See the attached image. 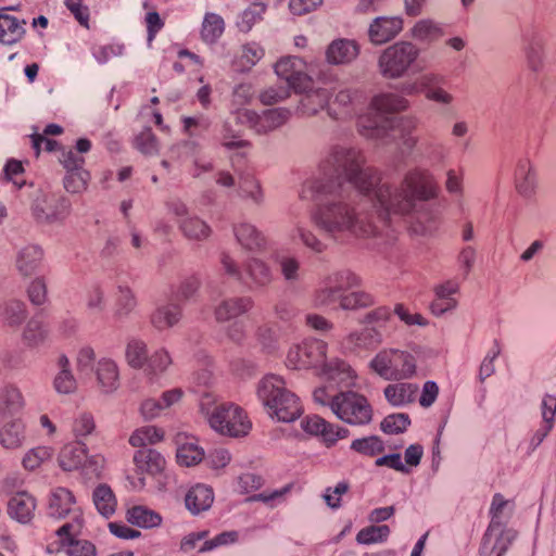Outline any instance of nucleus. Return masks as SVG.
Instances as JSON below:
<instances>
[{
  "instance_id": "1",
  "label": "nucleus",
  "mask_w": 556,
  "mask_h": 556,
  "mask_svg": "<svg viewBox=\"0 0 556 556\" xmlns=\"http://www.w3.org/2000/svg\"><path fill=\"white\" fill-rule=\"evenodd\" d=\"M365 164L366 157L359 149L333 147L320 161L317 176L303 187L302 198L318 201L312 220L336 240L377 233L367 207L369 202L378 206L375 188L381 182V173Z\"/></svg>"
},
{
  "instance_id": "2",
  "label": "nucleus",
  "mask_w": 556,
  "mask_h": 556,
  "mask_svg": "<svg viewBox=\"0 0 556 556\" xmlns=\"http://www.w3.org/2000/svg\"><path fill=\"white\" fill-rule=\"evenodd\" d=\"M439 191L434 176L428 169L419 167L408 170L400 187L379 182L375 188V199L379 207L378 217L386 222L389 214H412L418 201L433 200Z\"/></svg>"
},
{
  "instance_id": "3",
  "label": "nucleus",
  "mask_w": 556,
  "mask_h": 556,
  "mask_svg": "<svg viewBox=\"0 0 556 556\" xmlns=\"http://www.w3.org/2000/svg\"><path fill=\"white\" fill-rule=\"evenodd\" d=\"M410 102L404 96L394 92H380L369 103V114L359 118L358 125L364 136L388 142L395 129V114L407 111Z\"/></svg>"
},
{
  "instance_id": "4",
  "label": "nucleus",
  "mask_w": 556,
  "mask_h": 556,
  "mask_svg": "<svg viewBox=\"0 0 556 556\" xmlns=\"http://www.w3.org/2000/svg\"><path fill=\"white\" fill-rule=\"evenodd\" d=\"M257 396L269 416L279 421H293L303 412L299 396L286 388L285 380L279 376H265L258 382Z\"/></svg>"
},
{
  "instance_id": "5",
  "label": "nucleus",
  "mask_w": 556,
  "mask_h": 556,
  "mask_svg": "<svg viewBox=\"0 0 556 556\" xmlns=\"http://www.w3.org/2000/svg\"><path fill=\"white\" fill-rule=\"evenodd\" d=\"M369 369L388 381L407 380L417 374V359L406 350L386 348L369 362Z\"/></svg>"
},
{
  "instance_id": "6",
  "label": "nucleus",
  "mask_w": 556,
  "mask_h": 556,
  "mask_svg": "<svg viewBox=\"0 0 556 556\" xmlns=\"http://www.w3.org/2000/svg\"><path fill=\"white\" fill-rule=\"evenodd\" d=\"M361 285V278L351 270L343 269L324 277L312 295L313 305L317 308L341 307L344 292Z\"/></svg>"
},
{
  "instance_id": "7",
  "label": "nucleus",
  "mask_w": 556,
  "mask_h": 556,
  "mask_svg": "<svg viewBox=\"0 0 556 556\" xmlns=\"http://www.w3.org/2000/svg\"><path fill=\"white\" fill-rule=\"evenodd\" d=\"M419 56V49L412 42L400 41L386 48L378 60L380 74L388 79L404 76Z\"/></svg>"
},
{
  "instance_id": "8",
  "label": "nucleus",
  "mask_w": 556,
  "mask_h": 556,
  "mask_svg": "<svg viewBox=\"0 0 556 556\" xmlns=\"http://www.w3.org/2000/svg\"><path fill=\"white\" fill-rule=\"evenodd\" d=\"M331 412L342 421L354 426L366 425L372 418V408L368 400L354 391L334 394Z\"/></svg>"
},
{
  "instance_id": "9",
  "label": "nucleus",
  "mask_w": 556,
  "mask_h": 556,
  "mask_svg": "<svg viewBox=\"0 0 556 556\" xmlns=\"http://www.w3.org/2000/svg\"><path fill=\"white\" fill-rule=\"evenodd\" d=\"M208 422L218 433L235 438L247 435L251 429L244 410L232 403L216 405L208 416Z\"/></svg>"
},
{
  "instance_id": "10",
  "label": "nucleus",
  "mask_w": 556,
  "mask_h": 556,
  "mask_svg": "<svg viewBox=\"0 0 556 556\" xmlns=\"http://www.w3.org/2000/svg\"><path fill=\"white\" fill-rule=\"evenodd\" d=\"M31 212L40 224H61L71 213V202L61 194L40 190L33 200Z\"/></svg>"
},
{
  "instance_id": "11",
  "label": "nucleus",
  "mask_w": 556,
  "mask_h": 556,
  "mask_svg": "<svg viewBox=\"0 0 556 556\" xmlns=\"http://www.w3.org/2000/svg\"><path fill=\"white\" fill-rule=\"evenodd\" d=\"M327 344L317 339H308L289 349L286 364L292 369L320 370L326 361Z\"/></svg>"
},
{
  "instance_id": "12",
  "label": "nucleus",
  "mask_w": 556,
  "mask_h": 556,
  "mask_svg": "<svg viewBox=\"0 0 556 556\" xmlns=\"http://www.w3.org/2000/svg\"><path fill=\"white\" fill-rule=\"evenodd\" d=\"M233 115L239 124L254 129L257 134H266L282 126L291 114L289 110L282 108L266 110L262 115L238 108L233 111Z\"/></svg>"
},
{
  "instance_id": "13",
  "label": "nucleus",
  "mask_w": 556,
  "mask_h": 556,
  "mask_svg": "<svg viewBox=\"0 0 556 556\" xmlns=\"http://www.w3.org/2000/svg\"><path fill=\"white\" fill-rule=\"evenodd\" d=\"M306 62L299 56H283L275 64V72L296 92L305 91L312 80L306 73Z\"/></svg>"
},
{
  "instance_id": "14",
  "label": "nucleus",
  "mask_w": 556,
  "mask_h": 556,
  "mask_svg": "<svg viewBox=\"0 0 556 556\" xmlns=\"http://www.w3.org/2000/svg\"><path fill=\"white\" fill-rule=\"evenodd\" d=\"M302 429L313 435H320L327 446L334 445L338 440L349 435V430L330 424L318 415L306 416L301 420Z\"/></svg>"
},
{
  "instance_id": "15",
  "label": "nucleus",
  "mask_w": 556,
  "mask_h": 556,
  "mask_svg": "<svg viewBox=\"0 0 556 556\" xmlns=\"http://www.w3.org/2000/svg\"><path fill=\"white\" fill-rule=\"evenodd\" d=\"M96 388L101 394H112L121 386V370L111 357H101L94 366Z\"/></svg>"
},
{
  "instance_id": "16",
  "label": "nucleus",
  "mask_w": 556,
  "mask_h": 556,
  "mask_svg": "<svg viewBox=\"0 0 556 556\" xmlns=\"http://www.w3.org/2000/svg\"><path fill=\"white\" fill-rule=\"evenodd\" d=\"M177 463L184 467L195 466L204 459V450L195 437L186 432L175 435Z\"/></svg>"
},
{
  "instance_id": "17",
  "label": "nucleus",
  "mask_w": 556,
  "mask_h": 556,
  "mask_svg": "<svg viewBox=\"0 0 556 556\" xmlns=\"http://www.w3.org/2000/svg\"><path fill=\"white\" fill-rule=\"evenodd\" d=\"M318 375L338 387H353L356 380V374L352 367L346 362L338 358L329 362L325 361Z\"/></svg>"
},
{
  "instance_id": "18",
  "label": "nucleus",
  "mask_w": 556,
  "mask_h": 556,
  "mask_svg": "<svg viewBox=\"0 0 556 556\" xmlns=\"http://www.w3.org/2000/svg\"><path fill=\"white\" fill-rule=\"evenodd\" d=\"M254 302L250 296H233L223 300L214 308L216 321L225 323L236 319L252 309Z\"/></svg>"
},
{
  "instance_id": "19",
  "label": "nucleus",
  "mask_w": 556,
  "mask_h": 556,
  "mask_svg": "<svg viewBox=\"0 0 556 556\" xmlns=\"http://www.w3.org/2000/svg\"><path fill=\"white\" fill-rule=\"evenodd\" d=\"M515 186L519 194L530 198L538 187V172L529 159L518 161L515 169Z\"/></svg>"
},
{
  "instance_id": "20",
  "label": "nucleus",
  "mask_w": 556,
  "mask_h": 556,
  "mask_svg": "<svg viewBox=\"0 0 556 556\" xmlns=\"http://www.w3.org/2000/svg\"><path fill=\"white\" fill-rule=\"evenodd\" d=\"M0 443L4 448H18L26 438V426L20 417L0 418Z\"/></svg>"
},
{
  "instance_id": "21",
  "label": "nucleus",
  "mask_w": 556,
  "mask_h": 556,
  "mask_svg": "<svg viewBox=\"0 0 556 556\" xmlns=\"http://www.w3.org/2000/svg\"><path fill=\"white\" fill-rule=\"evenodd\" d=\"M81 525L77 520L75 523H65L58 529L56 533L63 540L68 541L66 553L68 556H96L94 545L86 540H74L73 536L79 531Z\"/></svg>"
},
{
  "instance_id": "22",
  "label": "nucleus",
  "mask_w": 556,
  "mask_h": 556,
  "mask_svg": "<svg viewBox=\"0 0 556 556\" xmlns=\"http://www.w3.org/2000/svg\"><path fill=\"white\" fill-rule=\"evenodd\" d=\"M418 391V384L401 380L388 384L383 389V395L390 405L401 407L414 403Z\"/></svg>"
},
{
  "instance_id": "23",
  "label": "nucleus",
  "mask_w": 556,
  "mask_h": 556,
  "mask_svg": "<svg viewBox=\"0 0 556 556\" xmlns=\"http://www.w3.org/2000/svg\"><path fill=\"white\" fill-rule=\"evenodd\" d=\"M36 498L26 491L16 492L8 503L9 515L22 523L29 522L36 509Z\"/></svg>"
},
{
  "instance_id": "24",
  "label": "nucleus",
  "mask_w": 556,
  "mask_h": 556,
  "mask_svg": "<svg viewBox=\"0 0 556 556\" xmlns=\"http://www.w3.org/2000/svg\"><path fill=\"white\" fill-rule=\"evenodd\" d=\"M442 81L443 77L434 73H427L418 78V84L427 100L443 105H450L453 103L454 97L440 86Z\"/></svg>"
},
{
  "instance_id": "25",
  "label": "nucleus",
  "mask_w": 556,
  "mask_h": 556,
  "mask_svg": "<svg viewBox=\"0 0 556 556\" xmlns=\"http://www.w3.org/2000/svg\"><path fill=\"white\" fill-rule=\"evenodd\" d=\"M383 341V334L376 327H365L352 331L346 336L344 342L353 351H369L376 349Z\"/></svg>"
},
{
  "instance_id": "26",
  "label": "nucleus",
  "mask_w": 556,
  "mask_h": 556,
  "mask_svg": "<svg viewBox=\"0 0 556 556\" xmlns=\"http://www.w3.org/2000/svg\"><path fill=\"white\" fill-rule=\"evenodd\" d=\"M402 28L401 17H377L369 27V37L374 43H384L394 38Z\"/></svg>"
},
{
  "instance_id": "27",
  "label": "nucleus",
  "mask_w": 556,
  "mask_h": 556,
  "mask_svg": "<svg viewBox=\"0 0 556 556\" xmlns=\"http://www.w3.org/2000/svg\"><path fill=\"white\" fill-rule=\"evenodd\" d=\"M516 536L517 532L515 530L506 529L504 526L501 527V530H497L486 542L485 532L480 546V553L483 556H491L493 553H496V556H503Z\"/></svg>"
},
{
  "instance_id": "28",
  "label": "nucleus",
  "mask_w": 556,
  "mask_h": 556,
  "mask_svg": "<svg viewBox=\"0 0 556 556\" xmlns=\"http://www.w3.org/2000/svg\"><path fill=\"white\" fill-rule=\"evenodd\" d=\"M181 315V307L178 304L174 302L163 303L152 312L150 323L156 330L163 331L177 325Z\"/></svg>"
},
{
  "instance_id": "29",
  "label": "nucleus",
  "mask_w": 556,
  "mask_h": 556,
  "mask_svg": "<svg viewBox=\"0 0 556 556\" xmlns=\"http://www.w3.org/2000/svg\"><path fill=\"white\" fill-rule=\"evenodd\" d=\"M134 463L138 473L155 476L161 473L166 466L165 458L155 450H139L134 455Z\"/></svg>"
},
{
  "instance_id": "30",
  "label": "nucleus",
  "mask_w": 556,
  "mask_h": 556,
  "mask_svg": "<svg viewBox=\"0 0 556 556\" xmlns=\"http://www.w3.org/2000/svg\"><path fill=\"white\" fill-rule=\"evenodd\" d=\"M86 445L78 442L64 445L58 455L59 466L64 471H80L86 460Z\"/></svg>"
},
{
  "instance_id": "31",
  "label": "nucleus",
  "mask_w": 556,
  "mask_h": 556,
  "mask_svg": "<svg viewBox=\"0 0 556 556\" xmlns=\"http://www.w3.org/2000/svg\"><path fill=\"white\" fill-rule=\"evenodd\" d=\"M25 397L22 391L13 384H8L0 391V418L7 419L23 410Z\"/></svg>"
},
{
  "instance_id": "32",
  "label": "nucleus",
  "mask_w": 556,
  "mask_h": 556,
  "mask_svg": "<svg viewBox=\"0 0 556 556\" xmlns=\"http://www.w3.org/2000/svg\"><path fill=\"white\" fill-rule=\"evenodd\" d=\"M358 55L357 45L348 39L332 41L327 51V61L331 64H344L353 61Z\"/></svg>"
},
{
  "instance_id": "33",
  "label": "nucleus",
  "mask_w": 556,
  "mask_h": 556,
  "mask_svg": "<svg viewBox=\"0 0 556 556\" xmlns=\"http://www.w3.org/2000/svg\"><path fill=\"white\" fill-rule=\"evenodd\" d=\"M49 336V326L43 316H33L23 331V341L27 346L37 348L45 343Z\"/></svg>"
},
{
  "instance_id": "34",
  "label": "nucleus",
  "mask_w": 556,
  "mask_h": 556,
  "mask_svg": "<svg viewBox=\"0 0 556 556\" xmlns=\"http://www.w3.org/2000/svg\"><path fill=\"white\" fill-rule=\"evenodd\" d=\"M43 257L42 250L37 245H27L16 255L15 266L24 277L31 276L39 268Z\"/></svg>"
},
{
  "instance_id": "35",
  "label": "nucleus",
  "mask_w": 556,
  "mask_h": 556,
  "mask_svg": "<svg viewBox=\"0 0 556 556\" xmlns=\"http://www.w3.org/2000/svg\"><path fill=\"white\" fill-rule=\"evenodd\" d=\"M59 372L53 379V389L59 394H71L77 389V381L71 370L70 359L66 355H60L56 359Z\"/></svg>"
},
{
  "instance_id": "36",
  "label": "nucleus",
  "mask_w": 556,
  "mask_h": 556,
  "mask_svg": "<svg viewBox=\"0 0 556 556\" xmlns=\"http://www.w3.org/2000/svg\"><path fill=\"white\" fill-rule=\"evenodd\" d=\"M214 501L212 488L205 484H197L186 494V506L192 514H199L211 507Z\"/></svg>"
},
{
  "instance_id": "37",
  "label": "nucleus",
  "mask_w": 556,
  "mask_h": 556,
  "mask_svg": "<svg viewBox=\"0 0 556 556\" xmlns=\"http://www.w3.org/2000/svg\"><path fill=\"white\" fill-rule=\"evenodd\" d=\"M74 505L73 493L68 489L56 488L50 494L48 510L51 516L62 518L73 510Z\"/></svg>"
},
{
  "instance_id": "38",
  "label": "nucleus",
  "mask_w": 556,
  "mask_h": 556,
  "mask_svg": "<svg viewBox=\"0 0 556 556\" xmlns=\"http://www.w3.org/2000/svg\"><path fill=\"white\" fill-rule=\"evenodd\" d=\"M250 5L243 10L236 22L237 28L241 33H249L253 26L263 20L267 9V0H250Z\"/></svg>"
},
{
  "instance_id": "39",
  "label": "nucleus",
  "mask_w": 556,
  "mask_h": 556,
  "mask_svg": "<svg viewBox=\"0 0 556 556\" xmlns=\"http://www.w3.org/2000/svg\"><path fill=\"white\" fill-rule=\"evenodd\" d=\"M25 21L0 12V42L13 45L20 41L25 34Z\"/></svg>"
},
{
  "instance_id": "40",
  "label": "nucleus",
  "mask_w": 556,
  "mask_h": 556,
  "mask_svg": "<svg viewBox=\"0 0 556 556\" xmlns=\"http://www.w3.org/2000/svg\"><path fill=\"white\" fill-rule=\"evenodd\" d=\"M264 55V48L255 41H250L242 45L240 54L237 56L235 64L239 71H250Z\"/></svg>"
},
{
  "instance_id": "41",
  "label": "nucleus",
  "mask_w": 556,
  "mask_h": 556,
  "mask_svg": "<svg viewBox=\"0 0 556 556\" xmlns=\"http://www.w3.org/2000/svg\"><path fill=\"white\" fill-rule=\"evenodd\" d=\"M26 316V305L20 300L5 301L0 307L1 321L9 327H18Z\"/></svg>"
},
{
  "instance_id": "42",
  "label": "nucleus",
  "mask_w": 556,
  "mask_h": 556,
  "mask_svg": "<svg viewBox=\"0 0 556 556\" xmlns=\"http://www.w3.org/2000/svg\"><path fill=\"white\" fill-rule=\"evenodd\" d=\"M235 235L238 242L248 250H261L265 245V238L253 225H238Z\"/></svg>"
},
{
  "instance_id": "43",
  "label": "nucleus",
  "mask_w": 556,
  "mask_h": 556,
  "mask_svg": "<svg viewBox=\"0 0 556 556\" xmlns=\"http://www.w3.org/2000/svg\"><path fill=\"white\" fill-rule=\"evenodd\" d=\"M438 225V214L431 207L425 206L421 211L415 212L410 229L417 235H427L435 230Z\"/></svg>"
},
{
  "instance_id": "44",
  "label": "nucleus",
  "mask_w": 556,
  "mask_h": 556,
  "mask_svg": "<svg viewBox=\"0 0 556 556\" xmlns=\"http://www.w3.org/2000/svg\"><path fill=\"white\" fill-rule=\"evenodd\" d=\"M224 18L216 13H206L201 26V38L206 43H215L224 34Z\"/></svg>"
},
{
  "instance_id": "45",
  "label": "nucleus",
  "mask_w": 556,
  "mask_h": 556,
  "mask_svg": "<svg viewBox=\"0 0 556 556\" xmlns=\"http://www.w3.org/2000/svg\"><path fill=\"white\" fill-rule=\"evenodd\" d=\"M507 505L508 501H506L502 494L496 493L493 496L490 507L491 521L486 529V542L497 530H501V527L505 526L506 518L504 516V509Z\"/></svg>"
},
{
  "instance_id": "46",
  "label": "nucleus",
  "mask_w": 556,
  "mask_h": 556,
  "mask_svg": "<svg viewBox=\"0 0 556 556\" xmlns=\"http://www.w3.org/2000/svg\"><path fill=\"white\" fill-rule=\"evenodd\" d=\"M164 439V431L155 426H143L136 429L130 438L129 444L134 447H143L161 442Z\"/></svg>"
},
{
  "instance_id": "47",
  "label": "nucleus",
  "mask_w": 556,
  "mask_h": 556,
  "mask_svg": "<svg viewBox=\"0 0 556 556\" xmlns=\"http://www.w3.org/2000/svg\"><path fill=\"white\" fill-rule=\"evenodd\" d=\"M127 520L141 528H154L161 525L162 517L144 506H135L127 511Z\"/></svg>"
},
{
  "instance_id": "48",
  "label": "nucleus",
  "mask_w": 556,
  "mask_h": 556,
  "mask_svg": "<svg viewBox=\"0 0 556 556\" xmlns=\"http://www.w3.org/2000/svg\"><path fill=\"white\" fill-rule=\"evenodd\" d=\"M125 358L129 367L134 369L144 368L149 358L146 342L139 339L129 340L126 345Z\"/></svg>"
},
{
  "instance_id": "49",
  "label": "nucleus",
  "mask_w": 556,
  "mask_h": 556,
  "mask_svg": "<svg viewBox=\"0 0 556 556\" xmlns=\"http://www.w3.org/2000/svg\"><path fill=\"white\" fill-rule=\"evenodd\" d=\"M329 102V92L327 89L309 90L301 99V110L303 114L314 115L323 110Z\"/></svg>"
},
{
  "instance_id": "50",
  "label": "nucleus",
  "mask_w": 556,
  "mask_h": 556,
  "mask_svg": "<svg viewBox=\"0 0 556 556\" xmlns=\"http://www.w3.org/2000/svg\"><path fill=\"white\" fill-rule=\"evenodd\" d=\"M443 35L442 26L432 20H420L412 28V36L419 41L432 42Z\"/></svg>"
},
{
  "instance_id": "51",
  "label": "nucleus",
  "mask_w": 556,
  "mask_h": 556,
  "mask_svg": "<svg viewBox=\"0 0 556 556\" xmlns=\"http://www.w3.org/2000/svg\"><path fill=\"white\" fill-rule=\"evenodd\" d=\"M92 497L93 503L101 515L109 517L114 514L116 508V498L109 485H98L93 491Z\"/></svg>"
},
{
  "instance_id": "52",
  "label": "nucleus",
  "mask_w": 556,
  "mask_h": 556,
  "mask_svg": "<svg viewBox=\"0 0 556 556\" xmlns=\"http://www.w3.org/2000/svg\"><path fill=\"white\" fill-rule=\"evenodd\" d=\"M172 363L173 359L169 352L166 349L161 348L154 351L153 354L148 358L144 371L151 379H153L164 374L172 365Z\"/></svg>"
},
{
  "instance_id": "53",
  "label": "nucleus",
  "mask_w": 556,
  "mask_h": 556,
  "mask_svg": "<svg viewBox=\"0 0 556 556\" xmlns=\"http://www.w3.org/2000/svg\"><path fill=\"white\" fill-rule=\"evenodd\" d=\"M54 454L50 446L39 445L30 448L25 453L22 459V465L26 470L34 471L41 465L49 462Z\"/></svg>"
},
{
  "instance_id": "54",
  "label": "nucleus",
  "mask_w": 556,
  "mask_h": 556,
  "mask_svg": "<svg viewBox=\"0 0 556 556\" xmlns=\"http://www.w3.org/2000/svg\"><path fill=\"white\" fill-rule=\"evenodd\" d=\"M137 305L132 291L119 286L116 293L114 318L119 320L128 316Z\"/></svg>"
},
{
  "instance_id": "55",
  "label": "nucleus",
  "mask_w": 556,
  "mask_h": 556,
  "mask_svg": "<svg viewBox=\"0 0 556 556\" xmlns=\"http://www.w3.org/2000/svg\"><path fill=\"white\" fill-rule=\"evenodd\" d=\"M418 125L419 119L416 116L405 115L396 117L395 129H400L403 144L409 149L414 148L418 142L417 137L412 136V134L418 128Z\"/></svg>"
},
{
  "instance_id": "56",
  "label": "nucleus",
  "mask_w": 556,
  "mask_h": 556,
  "mask_svg": "<svg viewBox=\"0 0 556 556\" xmlns=\"http://www.w3.org/2000/svg\"><path fill=\"white\" fill-rule=\"evenodd\" d=\"M180 229L190 240H203L211 233L210 227L198 217H188L181 220Z\"/></svg>"
},
{
  "instance_id": "57",
  "label": "nucleus",
  "mask_w": 556,
  "mask_h": 556,
  "mask_svg": "<svg viewBox=\"0 0 556 556\" xmlns=\"http://www.w3.org/2000/svg\"><path fill=\"white\" fill-rule=\"evenodd\" d=\"M375 304L374 296L366 291H353V292H344V296L342 298L341 307L345 311H356L361 308H366Z\"/></svg>"
},
{
  "instance_id": "58",
  "label": "nucleus",
  "mask_w": 556,
  "mask_h": 556,
  "mask_svg": "<svg viewBox=\"0 0 556 556\" xmlns=\"http://www.w3.org/2000/svg\"><path fill=\"white\" fill-rule=\"evenodd\" d=\"M390 534V528L387 525L368 526L363 528L356 535L358 544L369 545L384 542Z\"/></svg>"
},
{
  "instance_id": "59",
  "label": "nucleus",
  "mask_w": 556,
  "mask_h": 556,
  "mask_svg": "<svg viewBox=\"0 0 556 556\" xmlns=\"http://www.w3.org/2000/svg\"><path fill=\"white\" fill-rule=\"evenodd\" d=\"M292 239L299 240L304 247L316 253H321L326 249V244L319 240L316 235L307 227L298 225L291 235Z\"/></svg>"
},
{
  "instance_id": "60",
  "label": "nucleus",
  "mask_w": 556,
  "mask_h": 556,
  "mask_svg": "<svg viewBox=\"0 0 556 556\" xmlns=\"http://www.w3.org/2000/svg\"><path fill=\"white\" fill-rule=\"evenodd\" d=\"M351 448L364 456L374 457L384 451V444L378 437L371 435L354 440Z\"/></svg>"
},
{
  "instance_id": "61",
  "label": "nucleus",
  "mask_w": 556,
  "mask_h": 556,
  "mask_svg": "<svg viewBox=\"0 0 556 556\" xmlns=\"http://www.w3.org/2000/svg\"><path fill=\"white\" fill-rule=\"evenodd\" d=\"M392 319L393 311L389 306H378L365 314L362 323L381 331Z\"/></svg>"
},
{
  "instance_id": "62",
  "label": "nucleus",
  "mask_w": 556,
  "mask_h": 556,
  "mask_svg": "<svg viewBox=\"0 0 556 556\" xmlns=\"http://www.w3.org/2000/svg\"><path fill=\"white\" fill-rule=\"evenodd\" d=\"M245 271L256 286H266L271 280V274L265 263L253 258L247 264Z\"/></svg>"
},
{
  "instance_id": "63",
  "label": "nucleus",
  "mask_w": 556,
  "mask_h": 556,
  "mask_svg": "<svg viewBox=\"0 0 556 556\" xmlns=\"http://www.w3.org/2000/svg\"><path fill=\"white\" fill-rule=\"evenodd\" d=\"M90 175L87 170H68L64 178V188L71 193H79L87 189Z\"/></svg>"
},
{
  "instance_id": "64",
  "label": "nucleus",
  "mask_w": 556,
  "mask_h": 556,
  "mask_svg": "<svg viewBox=\"0 0 556 556\" xmlns=\"http://www.w3.org/2000/svg\"><path fill=\"white\" fill-rule=\"evenodd\" d=\"M106 460L103 455L94 454L88 455L86 452V460L80 469V473L88 479L100 478L104 468Z\"/></svg>"
}]
</instances>
